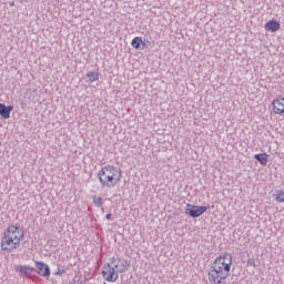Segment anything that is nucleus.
Masks as SVG:
<instances>
[{"mask_svg":"<svg viewBox=\"0 0 284 284\" xmlns=\"http://www.w3.org/2000/svg\"><path fill=\"white\" fill-rule=\"evenodd\" d=\"M87 77L89 78V81L91 83H94V81H99V72L90 71L87 73Z\"/></svg>","mask_w":284,"mask_h":284,"instance_id":"nucleus-13","label":"nucleus"},{"mask_svg":"<svg viewBox=\"0 0 284 284\" xmlns=\"http://www.w3.org/2000/svg\"><path fill=\"white\" fill-rule=\"evenodd\" d=\"M10 6H14V2H11Z\"/></svg>","mask_w":284,"mask_h":284,"instance_id":"nucleus-17","label":"nucleus"},{"mask_svg":"<svg viewBox=\"0 0 284 284\" xmlns=\"http://www.w3.org/2000/svg\"><path fill=\"white\" fill-rule=\"evenodd\" d=\"M123 172L116 169L114 165L103 166L99 173L98 178L102 187H116L121 183V176Z\"/></svg>","mask_w":284,"mask_h":284,"instance_id":"nucleus-4","label":"nucleus"},{"mask_svg":"<svg viewBox=\"0 0 284 284\" xmlns=\"http://www.w3.org/2000/svg\"><path fill=\"white\" fill-rule=\"evenodd\" d=\"M275 201L277 203H284V191H278L276 194H275Z\"/></svg>","mask_w":284,"mask_h":284,"instance_id":"nucleus-15","label":"nucleus"},{"mask_svg":"<svg viewBox=\"0 0 284 284\" xmlns=\"http://www.w3.org/2000/svg\"><path fill=\"white\" fill-rule=\"evenodd\" d=\"M265 30L267 32H277V30H281V23H278L276 20H271L266 22Z\"/></svg>","mask_w":284,"mask_h":284,"instance_id":"nucleus-10","label":"nucleus"},{"mask_svg":"<svg viewBox=\"0 0 284 284\" xmlns=\"http://www.w3.org/2000/svg\"><path fill=\"white\" fill-rule=\"evenodd\" d=\"M12 110H14V106H6V104L0 103V115L2 116V119H10V112H12Z\"/></svg>","mask_w":284,"mask_h":284,"instance_id":"nucleus-9","label":"nucleus"},{"mask_svg":"<svg viewBox=\"0 0 284 284\" xmlns=\"http://www.w3.org/2000/svg\"><path fill=\"white\" fill-rule=\"evenodd\" d=\"M230 270H232V254L225 253L220 255L215 258L209 271V282L212 284H227Z\"/></svg>","mask_w":284,"mask_h":284,"instance_id":"nucleus-1","label":"nucleus"},{"mask_svg":"<svg viewBox=\"0 0 284 284\" xmlns=\"http://www.w3.org/2000/svg\"><path fill=\"white\" fill-rule=\"evenodd\" d=\"M130 270V262L125 258L111 257L109 263L102 267V277L108 283H116L119 274H123Z\"/></svg>","mask_w":284,"mask_h":284,"instance_id":"nucleus-2","label":"nucleus"},{"mask_svg":"<svg viewBox=\"0 0 284 284\" xmlns=\"http://www.w3.org/2000/svg\"><path fill=\"white\" fill-rule=\"evenodd\" d=\"M272 105L275 114H284V98L273 100Z\"/></svg>","mask_w":284,"mask_h":284,"instance_id":"nucleus-7","label":"nucleus"},{"mask_svg":"<svg viewBox=\"0 0 284 284\" xmlns=\"http://www.w3.org/2000/svg\"><path fill=\"white\" fill-rule=\"evenodd\" d=\"M93 203L95 207H101L103 205V199L101 196H93Z\"/></svg>","mask_w":284,"mask_h":284,"instance_id":"nucleus-14","label":"nucleus"},{"mask_svg":"<svg viewBox=\"0 0 284 284\" xmlns=\"http://www.w3.org/2000/svg\"><path fill=\"white\" fill-rule=\"evenodd\" d=\"M24 239L23 230L19 225H10L4 231L1 240V250L3 252H14L21 245V241Z\"/></svg>","mask_w":284,"mask_h":284,"instance_id":"nucleus-3","label":"nucleus"},{"mask_svg":"<svg viewBox=\"0 0 284 284\" xmlns=\"http://www.w3.org/2000/svg\"><path fill=\"white\" fill-rule=\"evenodd\" d=\"M254 159L258 161L261 165H267V163L270 162V155H267V153L255 154Z\"/></svg>","mask_w":284,"mask_h":284,"instance_id":"nucleus-11","label":"nucleus"},{"mask_svg":"<svg viewBox=\"0 0 284 284\" xmlns=\"http://www.w3.org/2000/svg\"><path fill=\"white\" fill-rule=\"evenodd\" d=\"M36 270L40 276H43L44 278L50 277V266H48V264L43 262H36Z\"/></svg>","mask_w":284,"mask_h":284,"instance_id":"nucleus-6","label":"nucleus"},{"mask_svg":"<svg viewBox=\"0 0 284 284\" xmlns=\"http://www.w3.org/2000/svg\"><path fill=\"white\" fill-rule=\"evenodd\" d=\"M105 219H106L108 221H112V213L106 214Z\"/></svg>","mask_w":284,"mask_h":284,"instance_id":"nucleus-16","label":"nucleus"},{"mask_svg":"<svg viewBox=\"0 0 284 284\" xmlns=\"http://www.w3.org/2000/svg\"><path fill=\"white\" fill-rule=\"evenodd\" d=\"M141 44L145 45V42H143V39L141 37H135L131 42L132 48H135V50H139V48H141Z\"/></svg>","mask_w":284,"mask_h":284,"instance_id":"nucleus-12","label":"nucleus"},{"mask_svg":"<svg viewBox=\"0 0 284 284\" xmlns=\"http://www.w3.org/2000/svg\"><path fill=\"white\" fill-rule=\"evenodd\" d=\"M16 271L21 274V276H32V272H34V267L28 265H18Z\"/></svg>","mask_w":284,"mask_h":284,"instance_id":"nucleus-8","label":"nucleus"},{"mask_svg":"<svg viewBox=\"0 0 284 284\" xmlns=\"http://www.w3.org/2000/svg\"><path fill=\"white\" fill-rule=\"evenodd\" d=\"M205 212H207V206L186 204L185 214L192 216V219H199V216H202Z\"/></svg>","mask_w":284,"mask_h":284,"instance_id":"nucleus-5","label":"nucleus"}]
</instances>
